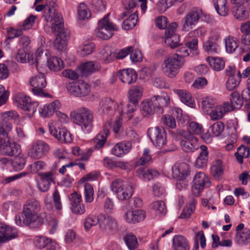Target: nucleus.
<instances>
[{
	"mask_svg": "<svg viewBox=\"0 0 250 250\" xmlns=\"http://www.w3.org/2000/svg\"><path fill=\"white\" fill-rule=\"evenodd\" d=\"M240 31L243 34L241 39L242 43L250 45V20L241 24Z\"/></svg>",
	"mask_w": 250,
	"mask_h": 250,
	"instance_id": "37",
	"label": "nucleus"
},
{
	"mask_svg": "<svg viewBox=\"0 0 250 250\" xmlns=\"http://www.w3.org/2000/svg\"><path fill=\"white\" fill-rule=\"evenodd\" d=\"M62 106V104L59 100L54 101L44 105L39 108V113L42 117H46L52 116L55 112L57 113Z\"/></svg>",
	"mask_w": 250,
	"mask_h": 250,
	"instance_id": "20",
	"label": "nucleus"
},
{
	"mask_svg": "<svg viewBox=\"0 0 250 250\" xmlns=\"http://www.w3.org/2000/svg\"><path fill=\"white\" fill-rule=\"evenodd\" d=\"M173 92L180 98V100L186 105L194 107L195 105V101L191 94L185 89L173 90Z\"/></svg>",
	"mask_w": 250,
	"mask_h": 250,
	"instance_id": "28",
	"label": "nucleus"
},
{
	"mask_svg": "<svg viewBox=\"0 0 250 250\" xmlns=\"http://www.w3.org/2000/svg\"><path fill=\"white\" fill-rule=\"evenodd\" d=\"M147 135L153 145L156 147L161 148L166 145L167 136L163 127H150L147 130Z\"/></svg>",
	"mask_w": 250,
	"mask_h": 250,
	"instance_id": "9",
	"label": "nucleus"
},
{
	"mask_svg": "<svg viewBox=\"0 0 250 250\" xmlns=\"http://www.w3.org/2000/svg\"><path fill=\"white\" fill-rule=\"evenodd\" d=\"M25 163V158L21 157H15L11 162V164L15 170L19 171L23 168Z\"/></svg>",
	"mask_w": 250,
	"mask_h": 250,
	"instance_id": "57",
	"label": "nucleus"
},
{
	"mask_svg": "<svg viewBox=\"0 0 250 250\" xmlns=\"http://www.w3.org/2000/svg\"><path fill=\"white\" fill-rule=\"evenodd\" d=\"M153 100L157 103L158 108H160L161 106H168L170 101V97L167 94H164L162 96H154Z\"/></svg>",
	"mask_w": 250,
	"mask_h": 250,
	"instance_id": "55",
	"label": "nucleus"
},
{
	"mask_svg": "<svg viewBox=\"0 0 250 250\" xmlns=\"http://www.w3.org/2000/svg\"><path fill=\"white\" fill-rule=\"evenodd\" d=\"M210 182L208 176L203 172L199 171L196 173L193 179V185L192 186V193L198 196L205 188L209 187Z\"/></svg>",
	"mask_w": 250,
	"mask_h": 250,
	"instance_id": "13",
	"label": "nucleus"
},
{
	"mask_svg": "<svg viewBox=\"0 0 250 250\" xmlns=\"http://www.w3.org/2000/svg\"><path fill=\"white\" fill-rule=\"evenodd\" d=\"M119 79L124 83L131 84L136 82L137 74L135 71L131 68H127L118 72Z\"/></svg>",
	"mask_w": 250,
	"mask_h": 250,
	"instance_id": "24",
	"label": "nucleus"
},
{
	"mask_svg": "<svg viewBox=\"0 0 250 250\" xmlns=\"http://www.w3.org/2000/svg\"><path fill=\"white\" fill-rule=\"evenodd\" d=\"M118 105L116 108L115 102L113 100L108 97L104 98L100 102V109L104 114L111 115L113 114L114 110L119 112L117 110Z\"/></svg>",
	"mask_w": 250,
	"mask_h": 250,
	"instance_id": "29",
	"label": "nucleus"
},
{
	"mask_svg": "<svg viewBox=\"0 0 250 250\" xmlns=\"http://www.w3.org/2000/svg\"><path fill=\"white\" fill-rule=\"evenodd\" d=\"M211 172L213 177L218 179L223 174V163L220 159H217L213 163L210 168Z\"/></svg>",
	"mask_w": 250,
	"mask_h": 250,
	"instance_id": "42",
	"label": "nucleus"
},
{
	"mask_svg": "<svg viewBox=\"0 0 250 250\" xmlns=\"http://www.w3.org/2000/svg\"><path fill=\"white\" fill-rule=\"evenodd\" d=\"M188 133L191 134L201 135L204 132L203 126L196 122H192L188 125Z\"/></svg>",
	"mask_w": 250,
	"mask_h": 250,
	"instance_id": "54",
	"label": "nucleus"
},
{
	"mask_svg": "<svg viewBox=\"0 0 250 250\" xmlns=\"http://www.w3.org/2000/svg\"><path fill=\"white\" fill-rule=\"evenodd\" d=\"M173 178L179 181L177 184V187L181 180L186 178L189 173V166L186 163H176L172 167Z\"/></svg>",
	"mask_w": 250,
	"mask_h": 250,
	"instance_id": "17",
	"label": "nucleus"
},
{
	"mask_svg": "<svg viewBox=\"0 0 250 250\" xmlns=\"http://www.w3.org/2000/svg\"><path fill=\"white\" fill-rule=\"evenodd\" d=\"M215 100L211 97H205L202 99L201 104L203 111L208 114L209 111L214 107Z\"/></svg>",
	"mask_w": 250,
	"mask_h": 250,
	"instance_id": "44",
	"label": "nucleus"
},
{
	"mask_svg": "<svg viewBox=\"0 0 250 250\" xmlns=\"http://www.w3.org/2000/svg\"><path fill=\"white\" fill-rule=\"evenodd\" d=\"M201 151L195 162V166L199 168L206 167L208 162V152L206 146L202 145L200 147Z\"/></svg>",
	"mask_w": 250,
	"mask_h": 250,
	"instance_id": "33",
	"label": "nucleus"
},
{
	"mask_svg": "<svg viewBox=\"0 0 250 250\" xmlns=\"http://www.w3.org/2000/svg\"><path fill=\"white\" fill-rule=\"evenodd\" d=\"M91 15V13L85 3L81 2L78 5L77 16L79 20H88L90 18Z\"/></svg>",
	"mask_w": 250,
	"mask_h": 250,
	"instance_id": "39",
	"label": "nucleus"
},
{
	"mask_svg": "<svg viewBox=\"0 0 250 250\" xmlns=\"http://www.w3.org/2000/svg\"><path fill=\"white\" fill-rule=\"evenodd\" d=\"M164 41L167 45L171 48H175L180 45V37L178 35L164 37Z\"/></svg>",
	"mask_w": 250,
	"mask_h": 250,
	"instance_id": "56",
	"label": "nucleus"
},
{
	"mask_svg": "<svg viewBox=\"0 0 250 250\" xmlns=\"http://www.w3.org/2000/svg\"><path fill=\"white\" fill-rule=\"evenodd\" d=\"M110 124L109 122L106 123L104 126L103 131L99 133L93 139V143L96 148L103 147L106 141V138L109 133Z\"/></svg>",
	"mask_w": 250,
	"mask_h": 250,
	"instance_id": "23",
	"label": "nucleus"
},
{
	"mask_svg": "<svg viewBox=\"0 0 250 250\" xmlns=\"http://www.w3.org/2000/svg\"><path fill=\"white\" fill-rule=\"evenodd\" d=\"M111 187L113 192L117 194V198L120 201L127 200L133 195L134 191L132 186L120 179L114 180Z\"/></svg>",
	"mask_w": 250,
	"mask_h": 250,
	"instance_id": "5",
	"label": "nucleus"
},
{
	"mask_svg": "<svg viewBox=\"0 0 250 250\" xmlns=\"http://www.w3.org/2000/svg\"><path fill=\"white\" fill-rule=\"evenodd\" d=\"M229 100L230 103L228 102L224 103L226 106L229 107V112L234 109H240L243 105V100L244 99L242 97H241L239 94L236 91L232 92L230 95Z\"/></svg>",
	"mask_w": 250,
	"mask_h": 250,
	"instance_id": "25",
	"label": "nucleus"
},
{
	"mask_svg": "<svg viewBox=\"0 0 250 250\" xmlns=\"http://www.w3.org/2000/svg\"><path fill=\"white\" fill-rule=\"evenodd\" d=\"M47 144L42 140H37L33 143L28 151V155L34 159H41L49 151Z\"/></svg>",
	"mask_w": 250,
	"mask_h": 250,
	"instance_id": "15",
	"label": "nucleus"
},
{
	"mask_svg": "<svg viewBox=\"0 0 250 250\" xmlns=\"http://www.w3.org/2000/svg\"><path fill=\"white\" fill-rule=\"evenodd\" d=\"M150 207L158 213L165 215L167 213L165 204L162 201H157L152 203L150 205Z\"/></svg>",
	"mask_w": 250,
	"mask_h": 250,
	"instance_id": "53",
	"label": "nucleus"
},
{
	"mask_svg": "<svg viewBox=\"0 0 250 250\" xmlns=\"http://www.w3.org/2000/svg\"><path fill=\"white\" fill-rule=\"evenodd\" d=\"M6 30L8 36L7 41L20 37L22 35L23 33L22 30L15 29L12 27L7 28Z\"/></svg>",
	"mask_w": 250,
	"mask_h": 250,
	"instance_id": "63",
	"label": "nucleus"
},
{
	"mask_svg": "<svg viewBox=\"0 0 250 250\" xmlns=\"http://www.w3.org/2000/svg\"><path fill=\"white\" fill-rule=\"evenodd\" d=\"M196 202H197L195 199L192 198L188 206L183 209L182 212L179 218L181 219H186L189 217L193 212Z\"/></svg>",
	"mask_w": 250,
	"mask_h": 250,
	"instance_id": "49",
	"label": "nucleus"
},
{
	"mask_svg": "<svg viewBox=\"0 0 250 250\" xmlns=\"http://www.w3.org/2000/svg\"><path fill=\"white\" fill-rule=\"evenodd\" d=\"M40 210V203L35 199H30L27 200L24 204L22 214L26 218L27 222L33 223L39 219Z\"/></svg>",
	"mask_w": 250,
	"mask_h": 250,
	"instance_id": "8",
	"label": "nucleus"
},
{
	"mask_svg": "<svg viewBox=\"0 0 250 250\" xmlns=\"http://www.w3.org/2000/svg\"><path fill=\"white\" fill-rule=\"evenodd\" d=\"M143 92V88L141 86L132 87L128 92V98L131 104L125 105L123 103H120L117 106L119 114L124 116L128 120L131 119L133 116L132 113L136 109V104L142 97Z\"/></svg>",
	"mask_w": 250,
	"mask_h": 250,
	"instance_id": "1",
	"label": "nucleus"
},
{
	"mask_svg": "<svg viewBox=\"0 0 250 250\" xmlns=\"http://www.w3.org/2000/svg\"><path fill=\"white\" fill-rule=\"evenodd\" d=\"M50 241H51V238L44 236L39 235L34 238L33 244L37 249L42 250L46 248Z\"/></svg>",
	"mask_w": 250,
	"mask_h": 250,
	"instance_id": "48",
	"label": "nucleus"
},
{
	"mask_svg": "<svg viewBox=\"0 0 250 250\" xmlns=\"http://www.w3.org/2000/svg\"><path fill=\"white\" fill-rule=\"evenodd\" d=\"M101 59L104 63L107 64L113 62L115 59V53L112 51L109 45L104 46L100 51Z\"/></svg>",
	"mask_w": 250,
	"mask_h": 250,
	"instance_id": "36",
	"label": "nucleus"
},
{
	"mask_svg": "<svg viewBox=\"0 0 250 250\" xmlns=\"http://www.w3.org/2000/svg\"><path fill=\"white\" fill-rule=\"evenodd\" d=\"M19 117L18 113L15 110L5 111L1 114V118L6 122L10 120L16 121L19 119Z\"/></svg>",
	"mask_w": 250,
	"mask_h": 250,
	"instance_id": "60",
	"label": "nucleus"
},
{
	"mask_svg": "<svg viewBox=\"0 0 250 250\" xmlns=\"http://www.w3.org/2000/svg\"><path fill=\"white\" fill-rule=\"evenodd\" d=\"M57 7L56 0H47V7L42 16L44 21L52 23L51 28L59 26L63 22L62 16Z\"/></svg>",
	"mask_w": 250,
	"mask_h": 250,
	"instance_id": "4",
	"label": "nucleus"
},
{
	"mask_svg": "<svg viewBox=\"0 0 250 250\" xmlns=\"http://www.w3.org/2000/svg\"><path fill=\"white\" fill-rule=\"evenodd\" d=\"M109 13L106 15L98 22V27L96 30V36L103 40H108L113 35L114 31H118L119 27L109 20Z\"/></svg>",
	"mask_w": 250,
	"mask_h": 250,
	"instance_id": "6",
	"label": "nucleus"
},
{
	"mask_svg": "<svg viewBox=\"0 0 250 250\" xmlns=\"http://www.w3.org/2000/svg\"><path fill=\"white\" fill-rule=\"evenodd\" d=\"M100 63L96 61H89L82 63L78 69L83 76H88L99 71Z\"/></svg>",
	"mask_w": 250,
	"mask_h": 250,
	"instance_id": "22",
	"label": "nucleus"
},
{
	"mask_svg": "<svg viewBox=\"0 0 250 250\" xmlns=\"http://www.w3.org/2000/svg\"><path fill=\"white\" fill-rule=\"evenodd\" d=\"M157 106V103L153 100V97L150 99L143 101L141 103V107L143 116L147 117L153 114L155 108L158 107Z\"/></svg>",
	"mask_w": 250,
	"mask_h": 250,
	"instance_id": "31",
	"label": "nucleus"
},
{
	"mask_svg": "<svg viewBox=\"0 0 250 250\" xmlns=\"http://www.w3.org/2000/svg\"><path fill=\"white\" fill-rule=\"evenodd\" d=\"M173 248L174 250H189L188 242L183 236L176 235L173 238Z\"/></svg>",
	"mask_w": 250,
	"mask_h": 250,
	"instance_id": "35",
	"label": "nucleus"
},
{
	"mask_svg": "<svg viewBox=\"0 0 250 250\" xmlns=\"http://www.w3.org/2000/svg\"><path fill=\"white\" fill-rule=\"evenodd\" d=\"M74 123L80 126L85 134L89 133L93 128V112L86 107H80L71 113Z\"/></svg>",
	"mask_w": 250,
	"mask_h": 250,
	"instance_id": "2",
	"label": "nucleus"
},
{
	"mask_svg": "<svg viewBox=\"0 0 250 250\" xmlns=\"http://www.w3.org/2000/svg\"><path fill=\"white\" fill-rule=\"evenodd\" d=\"M92 7L95 12H103L105 10V3L103 0H92Z\"/></svg>",
	"mask_w": 250,
	"mask_h": 250,
	"instance_id": "61",
	"label": "nucleus"
},
{
	"mask_svg": "<svg viewBox=\"0 0 250 250\" xmlns=\"http://www.w3.org/2000/svg\"><path fill=\"white\" fill-rule=\"evenodd\" d=\"M124 217L126 222L135 224L143 221L145 219L146 212L140 209L128 210L125 213Z\"/></svg>",
	"mask_w": 250,
	"mask_h": 250,
	"instance_id": "19",
	"label": "nucleus"
},
{
	"mask_svg": "<svg viewBox=\"0 0 250 250\" xmlns=\"http://www.w3.org/2000/svg\"><path fill=\"white\" fill-rule=\"evenodd\" d=\"M137 20V12L136 11L124 21L122 23L123 28L126 30L132 29L136 25Z\"/></svg>",
	"mask_w": 250,
	"mask_h": 250,
	"instance_id": "45",
	"label": "nucleus"
},
{
	"mask_svg": "<svg viewBox=\"0 0 250 250\" xmlns=\"http://www.w3.org/2000/svg\"><path fill=\"white\" fill-rule=\"evenodd\" d=\"M49 131L61 143H70L73 140L71 133L65 128L57 129L54 127H50Z\"/></svg>",
	"mask_w": 250,
	"mask_h": 250,
	"instance_id": "21",
	"label": "nucleus"
},
{
	"mask_svg": "<svg viewBox=\"0 0 250 250\" xmlns=\"http://www.w3.org/2000/svg\"><path fill=\"white\" fill-rule=\"evenodd\" d=\"M224 41L228 52L232 53L238 47L239 41L235 37L229 36L226 37Z\"/></svg>",
	"mask_w": 250,
	"mask_h": 250,
	"instance_id": "40",
	"label": "nucleus"
},
{
	"mask_svg": "<svg viewBox=\"0 0 250 250\" xmlns=\"http://www.w3.org/2000/svg\"><path fill=\"white\" fill-rule=\"evenodd\" d=\"M236 241L240 245H246L250 242V229L245 228L243 231L238 232L236 235Z\"/></svg>",
	"mask_w": 250,
	"mask_h": 250,
	"instance_id": "43",
	"label": "nucleus"
},
{
	"mask_svg": "<svg viewBox=\"0 0 250 250\" xmlns=\"http://www.w3.org/2000/svg\"><path fill=\"white\" fill-rule=\"evenodd\" d=\"M21 152V147L18 144L11 142L9 138L3 146L0 152L9 156L18 155Z\"/></svg>",
	"mask_w": 250,
	"mask_h": 250,
	"instance_id": "26",
	"label": "nucleus"
},
{
	"mask_svg": "<svg viewBox=\"0 0 250 250\" xmlns=\"http://www.w3.org/2000/svg\"><path fill=\"white\" fill-rule=\"evenodd\" d=\"M40 181L38 184L39 189L42 192L47 191L51 183H55V177L52 172H40Z\"/></svg>",
	"mask_w": 250,
	"mask_h": 250,
	"instance_id": "18",
	"label": "nucleus"
},
{
	"mask_svg": "<svg viewBox=\"0 0 250 250\" xmlns=\"http://www.w3.org/2000/svg\"><path fill=\"white\" fill-rule=\"evenodd\" d=\"M213 4L217 13L221 16L228 15L229 9L227 6V0H213Z\"/></svg>",
	"mask_w": 250,
	"mask_h": 250,
	"instance_id": "38",
	"label": "nucleus"
},
{
	"mask_svg": "<svg viewBox=\"0 0 250 250\" xmlns=\"http://www.w3.org/2000/svg\"><path fill=\"white\" fill-rule=\"evenodd\" d=\"M30 98L23 94H19L16 97L17 106L22 109L30 102Z\"/></svg>",
	"mask_w": 250,
	"mask_h": 250,
	"instance_id": "58",
	"label": "nucleus"
},
{
	"mask_svg": "<svg viewBox=\"0 0 250 250\" xmlns=\"http://www.w3.org/2000/svg\"><path fill=\"white\" fill-rule=\"evenodd\" d=\"M132 144L129 142H122L116 144L111 150V153L117 157H122L129 152Z\"/></svg>",
	"mask_w": 250,
	"mask_h": 250,
	"instance_id": "27",
	"label": "nucleus"
},
{
	"mask_svg": "<svg viewBox=\"0 0 250 250\" xmlns=\"http://www.w3.org/2000/svg\"><path fill=\"white\" fill-rule=\"evenodd\" d=\"M66 88L69 93L76 97L86 96L90 92V86L82 80L67 83Z\"/></svg>",
	"mask_w": 250,
	"mask_h": 250,
	"instance_id": "14",
	"label": "nucleus"
},
{
	"mask_svg": "<svg viewBox=\"0 0 250 250\" xmlns=\"http://www.w3.org/2000/svg\"><path fill=\"white\" fill-rule=\"evenodd\" d=\"M199 243L202 249H204L206 246V239L204 235V232L202 230L198 231L195 238L193 250H198Z\"/></svg>",
	"mask_w": 250,
	"mask_h": 250,
	"instance_id": "47",
	"label": "nucleus"
},
{
	"mask_svg": "<svg viewBox=\"0 0 250 250\" xmlns=\"http://www.w3.org/2000/svg\"><path fill=\"white\" fill-rule=\"evenodd\" d=\"M95 48V45L92 42H89L80 46L78 50L79 55L84 57L91 54Z\"/></svg>",
	"mask_w": 250,
	"mask_h": 250,
	"instance_id": "46",
	"label": "nucleus"
},
{
	"mask_svg": "<svg viewBox=\"0 0 250 250\" xmlns=\"http://www.w3.org/2000/svg\"><path fill=\"white\" fill-rule=\"evenodd\" d=\"M234 5L232 7L231 13L236 19L242 21L249 18V12L243 5V4Z\"/></svg>",
	"mask_w": 250,
	"mask_h": 250,
	"instance_id": "34",
	"label": "nucleus"
},
{
	"mask_svg": "<svg viewBox=\"0 0 250 250\" xmlns=\"http://www.w3.org/2000/svg\"><path fill=\"white\" fill-rule=\"evenodd\" d=\"M204 50L208 54H214L220 51V47L217 42L213 41H208L204 43Z\"/></svg>",
	"mask_w": 250,
	"mask_h": 250,
	"instance_id": "50",
	"label": "nucleus"
},
{
	"mask_svg": "<svg viewBox=\"0 0 250 250\" xmlns=\"http://www.w3.org/2000/svg\"><path fill=\"white\" fill-rule=\"evenodd\" d=\"M211 132L215 136L220 135L224 129V125L221 122H217L214 123L210 127Z\"/></svg>",
	"mask_w": 250,
	"mask_h": 250,
	"instance_id": "64",
	"label": "nucleus"
},
{
	"mask_svg": "<svg viewBox=\"0 0 250 250\" xmlns=\"http://www.w3.org/2000/svg\"><path fill=\"white\" fill-rule=\"evenodd\" d=\"M94 189L92 186L86 183L84 185V196L85 202L91 203L93 201Z\"/></svg>",
	"mask_w": 250,
	"mask_h": 250,
	"instance_id": "52",
	"label": "nucleus"
},
{
	"mask_svg": "<svg viewBox=\"0 0 250 250\" xmlns=\"http://www.w3.org/2000/svg\"><path fill=\"white\" fill-rule=\"evenodd\" d=\"M177 134L185 138L180 142L182 149L186 152H193L199 147L198 139L193 134H191L185 130L178 129L176 130Z\"/></svg>",
	"mask_w": 250,
	"mask_h": 250,
	"instance_id": "10",
	"label": "nucleus"
},
{
	"mask_svg": "<svg viewBox=\"0 0 250 250\" xmlns=\"http://www.w3.org/2000/svg\"><path fill=\"white\" fill-rule=\"evenodd\" d=\"M136 175L140 179L144 181H149L158 176L159 173L156 169L142 167L137 169Z\"/></svg>",
	"mask_w": 250,
	"mask_h": 250,
	"instance_id": "30",
	"label": "nucleus"
},
{
	"mask_svg": "<svg viewBox=\"0 0 250 250\" xmlns=\"http://www.w3.org/2000/svg\"><path fill=\"white\" fill-rule=\"evenodd\" d=\"M184 63V59H181L178 56H169L165 59L161 64V69L166 76L173 78L179 73Z\"/></svg>",
	"mask_w": 250,
	"mask_h": 250,
	"instance_id": "3",
	"label": "nucleus"
},
{
	"mask_svg": "<svg viewBox=\"0 0 250 250\" xmlns=\"http://www.w3.org/2000/svg\"><path fill=\"white\" fill-rule=\"evenodd\" d=\"M43 60L47 61V66L51 70L60 71L64 67L63 62L60 58L52 56L48 58L46 53L43 54V52H42L41 54L39 53L34 61L38 71H40L39 67H42Z\"/></svg>",
	"mask_w": 250,
	"mask_h": 250,
	"instance_id": "7",
	"label": "nucleus"
},
{
	"mask_svg": "<svg viewBox=\"0 0 250 250\" xmlns=\"http://www.w3.org/2000/svg\"><path fill=\"white\" fill-rule=\"evenodd\" d=\"M124 240L130 250L135 249L138 246L137 238L131 233L125 235L124 237Z\"/></svg>",
	"mask_w": 250,
	"mask_h": 250,
	"instance_id": "51",
	"label": "nucleus"
},
{
	"mask_svg": "<svg viewBox=\"0 0 250 250\" xmlns=\"http://www.w3.org/2000/svg\"><path fill=\"white\" fill-rule=\"evenodd\" d=\"M207 61L211 68L215 71H220L225 67V62L220 58L209 57L207 58Z\"/></svg>",
	"mask_w": 250,
	"mask_h": 250,
	"instance_id": "41",
	"label": "nucleus"
},
{
	"mask_svg": "<svg viewBox=\"0 0 250 250\" xmlns=\"http://www.w3.org/2000/svg\"><path fill=\"white\" fill-rule=\"evenodd\" d=\"M39 74L32 77L29 83L30 85L33 87L32 91L34 95L41 96L46 97L48 94L44 93L43 89L46 85V81L43 71L42 70L41 67H39Z\"/></svg>",
	"mask_w": 250,
	"mask_h": 250,
	"instance_id": "11",
	"label": "nucleus"
},
{
	"mask_svg": "<svg viewBox=\"0 0 250 250\" xmlns=\"http://www.w3.org/2000/svg\"><path fill=\"white\" fill-rule=\"evenodd\" d=\"M99 216L98 217L95 216H88L85 219L84 224V229L88 231L92 227L96 225L100 220Z\"/></svg>",
	"mask_w": 250,
	"mask_h": 250,
	"instance_id": "59",
	"label": "nucleus"
},
{
	"mask_svg": "<svg viewBox=\"0 0 250 250\" xmlns=\"http://www.w3.org/2000/svg\"><path fill=\"white\" fill-rule=\"evenodd\" d=\"M229 107L226 106L223 103V104L217 105L215 108H212L207 114L209 116L211 120H218L223 118L226 113L229 112Z\"/></svg>",
	"mask_w": 250,
	"mask_h": 250,
	"instance_id": "32",
	"label": "nucleus"
},
{
	"mask_svg": "<svg viewBox=\"0 0 250 250\" xmlns=\"http://www.w3.org/2000/svg\"><path fill=\"white\" fill-rule=\"evenodd\" d=\"M202 10L199 8H194L190 10L184 18L183 29L186 31L192 29L202 17Z\"/></svg>",
	"mask_w": 250,
	"mask_h": 250,
	"instance_id": "16",
	"label": "nucleus"
},
{
	"mask_svg": "<svg viewBox=\"0 0 250 250\" xmlns=\"http://www.w3.org/2000/svg\"><path fill=\"white\" fill-rule=\"evenodd\" d=\"M52 30L58 33L54 42L55 46L58 49H63L66 46L67 42L70 38L69 30L64 28L63 22L60 23V25L52 27Z\"/></svg>",
	"mask_w": 250,
	"mask_h": 250,
	"instance_id": "12",
	"label": "nucleus"
},
{
	"mask_svg": "<svg viewBox=\"0 0 250 250\" xmlns=\"http://www.w3.org/2000/svg\"><path fill=\"white\" fill-rule=\"evenodd\" d=\"M240 81V77L238 76L229 77L226 83L227 88L229 91L232 90L239 85Z\"/></svg>",
	"mask_w": 250,
	"mask_h": 250,
	"instance_id": "62",
	"label": "nucleus"
}]
</instances>
